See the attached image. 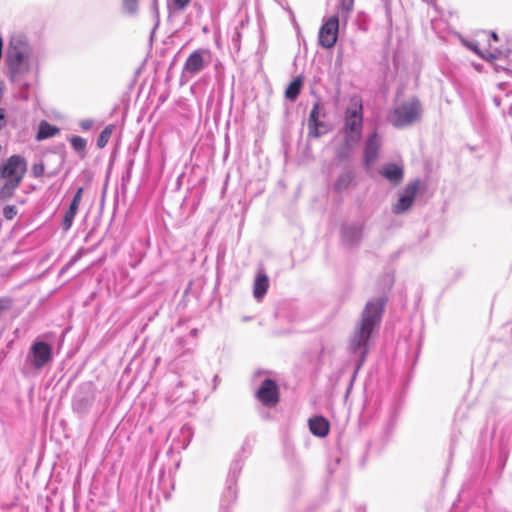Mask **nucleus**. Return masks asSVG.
<instances>
[{"mask_svg": "<svg viewBox=\"0 0 512 512\" xmlns=\"http://www.w3.org/2000/svg\"><path fill=\"white\" fill-rule=\"evenodd\" d=\"M3 39L0 37V59L2 58Z\"/></svg>", "mask_w": 512, "mask_h": 512, "instance_id": "32", "label": "nucleus"}, {"mask_svg": "<svg viewBox=\"0 0 512 512\" xmlns=\"http://www.w3.org/2000/svg\"><path fill=\"white\" fill-rule=\"evenodd\" d=\"M379 173L394 186L400 184L404 178L403 167L396 163L384 164Z\"/></svg>", "mask_w": 512, "mask_h": 512, "instance_id": "14", "label": "nucleus"}, {"mask_svg": "<svg viewBox=\"0 0 512 512\" xmlns=\"http://www.w3.org/2000/svg\"><path fill=\"white\" fill-rule=\"evenodd\" d=\"M385 301L382 298L367 302L361 319L350 338L348 350L350 353L359 355L356 365L357 372L364 364L369 350L370 339L374 330L379 326Z\"/></svg>", "mask_w": 512, "mask_h": 512, "instance_id": "1", "label": "nucleus"}, {"mask_svg": "<svg viewBox=\"0 0 512 512\" xmlns=\"http://www.w3.org/2000/svg\"><path fill=\"white\" fill-rule=\"evenodd\" d=\"M27 171V162L20 155L10 156L0 168V176L6 180L0 190L2 197H11Z\"/></svg>", "mask_w": 512, "mask_h": 512, "instance_id": "3", "label": "nucleus"}, {"mask_svg": "<svg viewBox=\"0 0 512 512\" xmlns=\"http://www.w3.org/2000/svg\"><path fill=\"white\" fill-rule=\"evenodd\" d=\"M380 147L381 140L378 137L377 133H373L368 137L364 150V162L367 167H370L374 164L375 160L378 157Z\"/></svg>", "mask_w": 512, "mask_h": 512, "instance_id": "12", "label": "nucleus"}, {"mask_svg": "<svg viewBox=\"0 0 512 512\" xmlns=\"http://www.w3.org/2000/svg\"><path fill=\"white\" fill-rule=\"evenodd\" d=\"M32 173L35 177H40L43 175L44 173V166L43 164H35L33 167H32Z\"/></svg>", "mask_w": 512, "mask_h": 512, "instance_id": "28", "label": "nucleus"}, {"mask_svg": "<svg viewBox=\"0 0 512 512\" xmlns=\"http://www.w3.org/2000/svg\"><path fill=\"white\" fill-rule=\"evenodd\" d=\"M123 9L127 14H135L138 9V0H123Z\"/></svg>", "mask_w": 512, "mask_h": 512, "instance_id": "25", "label": "nucleus"}, {"mask_svg": "<svg viewBox=\"0 0 512 512\" xmlns=\"http://www.w3.org/2000/svg\"><path fill=\"white\" fill-rule=\"evenodd\" d=\"M174 7L179 9V10H183L189 3H190V0H171Z\"/></svg>", "mask_w": 512, "mask_h": 512, "instance_id": "29", "label": "nucleus"}, {"mask_svg": "<svg viewBox=\"0 0 512 512\" xmlns=\"http://www.w3.org/2000/svg\"><path fill=\"white\" fill-rule=\"evenodd\" d=\"M5 125V113H4V110L0 108V130L4 127Z\"/></svg>", "mask_w": 512, "mask_h": 512, "instance_id": "31", "label": "nucleus"}, {"mask_svg": "<svg viewBox=\"0 0 512 512\" xmlns=\"http://www.w3.org/2000/svg\"><path fill=\"white\" fill-rule=\"evenodd\" d=\"M354 175L351 171H346L340 174L334 183V189L341 192L347 189L353 179Z\"/></svg>", "mask_w": 512, "mask_h": 512, "instance_id": "19", "label": "nucleus"}, {"mask_svg": "<svg viewBox=\"0 0 512 512\" xmlns=\"http://www.w3.org/2000/svg\"><path fill=\"white\" fill-rule=\"evenodd\" d=\"M92 126H93V120H91V119H84V120H81V122H80V127L83 130H89V129H91Z\"/></svg>", "mask_w": 512, "mask_h": 512, "instance_id": "30", "label": "nucleus"}, {"mask_svg": "<svg viewBox=\"0 0 512 512\" xmlns=\"http://www.w3.org/2000/svg\"><path fill=\"white\" fill-rule=\"evenodd\" d=\"M211 55L207 49H197L193 51L185 61L182 70V76L192 77L201 72L210 64Z\"/></svg>", "mask_w": 512, "mask_h": 512, "instance_id": "6", "label": "nucleus"}, {"mask_svg": "<svg viewBox=\"0 0 512 512\" xmlns=\"http://www.w3.org/2000/svg\"><path fill=\"white\" fill-rule=\"evenodd\" d=\"M6 62L13 78L22 76L32 69L34 53L25 36L17 34L10 38Z\"/></svg>", "mask_w": 512, "mask_h": 512, "instance_id": "2", "label": "nucleus"}, {"mask_svg": "<svg viewBox=\"0 0 512 512\" xmlns=\"http://www.w3.org/2000/svg\"><path fill=\"white\" fill-rule=\"evenodd\" d=\"M362 126V105L355 101L345 112L344 141L348 149H353L358 145L362 135Z\"/></svg>", "mask_w": 512, "mask_h": 512, "instance_id": "4", "label": "nucleus"}, {"mask_svg": "<svg viewBox=\"0 0 512 512\" xmlns=\"http://www.w3.org/2000/svg\"><path fill=\"white\" fill-rule=\"evenodd\" d=\"M52 360V347L43 341H36L27 355V362L35 369H42Z\"/></svg>", "mask_w": 512, "mask_h": 512, "instance_id": "8", "label": "nucleus"}, {"mask_svg": "<svg viewBox=\"0 0 512 512\" xmlns=\"http://www.w3.org/2000/svg\"><path fill=\"white\" fill-rule=\"evenodd\" d=\"M342 10L349 12L353 8L354 0H340Z\"/></svg>", "mask_w": 512, "mask_h": 512, "instance_id": "26", "label": "nucleus"}, {"mask_svg": "<svg viewBox=\"0 0 512 512\" xmlns=\"http://www.w3.org/2000/svg\"><path fill=\"white\" fill-rule=\"evenodd\" d=\"M338 24L337 16H331L324 22L319 31V43L321 46L325 48L334 46L337 40Z\"/></svg>", "mask_w": 512, "mask_h": 512, "instance_id": "9", "label": "nucleus"}, {"mask_svg": "<svg viewBox=\"0 0 512 512\" xmlns=\"http://www.w3.org/2000/svg\"><path fill=\"white\" fill-rule=\"evenodd\" d=\"M59 133V129L46 121H42L39 125V130L37 133V140H43L49 137L55 136Z\"/></svg>", "mask_w": 512, "mask_h": 512, "instance_id": "18", "label": "nucleus"}, {"mask_svg": "<svg viewBox=\"0 0 512 512\" xmlns=\"http://www.w3.org/2000/svg\"><path fill=\"white\" fill-rule=\"evenodd\" d=\"M71 146L77 152H83L86 148L87 142L84 138L80 136H73L70 139Z\"/></svg>", "mask_w": 512, "mask_h": 512, "instance_id": "23", "label": "nucleus"}, {"mask_svg": "<svg viewBox=\"0 0 512 512\" xmlns=\"http://www.w3.org/2000/svg\"><path fill=\"white\" fill-rule=\"evenodd\" d=\"M258 400L265 406L272 407L278 403L279 393L275 381L265 379L256 392Z\"/></svg>", "mask_w": 512, "mask_h": 512, "instance_id": "10", "label": "nucleus"}, {"mask_svg": "<svg viewBox=\"0 0 512 512\" xmlns=\"http://www.w3.org/2000/svg\"><path fill=\"white\" fill-rule=\"evenodd\" d=\"M16 215V209L14 206H6L4 208V216L7 219H12Z\"/></svg>", "mask_w": 512, "mask_h": 512, "instance_id": "27", "label": "nucleus"}, {"mask_svg": "<svg viewBox=\"0 0 512 512\" xmlns=\"http://www.w3.org/2000/svg\"><path fill=\"white\" fill-rule=\"evenodd\" d=\"M465 46L467 48H469L470 50H472L473 52H475L477 55H479L480 57L484 58V59H494L495 56L493 54H489V55H484L479 49H478V45L476 42L474 41H465L464 42Z\"/></svg>", "mask_w": 512, "mask_h": 512, "instance_id": "24", "label": "nucleus"}, {"mask_svg": "<svg viewBox=\"0 0 512 512\" xmlns=\"http://www.w3.org/2000/svg\"><path fill=\"white\" fill-rule=\"evenodd\" d=\"M78 258V256H75L72 260H71V263H73L74 261H76V259Z\"/></svg>", "mask_w": 512, "mask_h": 512, "instance_id": "34", "label": "nucleus"}, {"mask_svg": "<svg viewBox=\"0 0 512 512\" xmlns=\"http://www.w3.org/2000/svg\"><path fill=\"white\" fill-rule=\"evenodd\" d=\"M419 187L420 181L418 179L409 182L400 193L398 200L392 204V212L396 215L407 212L414 203Z\"/></svg>", "mask_w": 512, "mask_h": 512, "instance_id": "7", "label": "nucleus"}, {"mask_svg": "<svg viewBox=\"0 0 512 512\" xmlns=\"http://www.w3.org/2000/svg\"><path fill=\"white\" fill-rule=\"evenodd\" d=\"M269 287L268 276L263 272L259 271L255 277L253 284V296L257 300H261L266 294Z\"/></svg>", "mask_w": 512, "mask_h": 512, "instance_id": "16", "label": "nucleus"}, {"mask_svg": "<svg viewBox=\"0 0 512 512\" xmlns=\"http://www.w3.org/2000/svg\"><path fill=\"white\" fill-rule=\"evenodd\" d=\"M491 38L496 41V40H498V35L495 32H492Z\"/></svg>", "mask_w": 512, "mask_h": 512, "instance_id": "33", "label": "nucleus"}, {"mask_svg": "<svg viewBox=\"0 0 512 512\" xmlns=\"http://www.w3.org/2000/svg\"><path fill=\"white\" fill-rule=\"evenodd\" d=\"M309 428L315 436L324 437L329 432V423L325 418L317 416L309 420Z\"/></svg>", "mask_w": 512, "mask_h": 512, "instance_id": "17", "label": "nucleus"}, {"mask_svg": "<svg viewBox=\"0 0 512 512\" xmlns=\"http://www.w3.org/2000/svg\"><path fill=\"white\" fill-rule=\"evenodd\" d=\"M112 134V126H107L99 135L97 139V146L103 148L108 143Z\"/></svg>", "mask_w": 512, "mask_h": 512, "instance_id": "22", "label": "nucleus"}, {"mask_svg": "<svg viewBox=\"0 0 512 512\" xmlns=\"http://www.w3.org/2000/svg\"><path fill=\"white\" fill-rule=\"evenodd\" d=\"M90 406V399L84 396H76L72 404L73 410L79 414L86 413Z\"/></svg>", "mask_w": 512, "mask_h": 512, "instance_id": "20", "label": "nucleus"}, {"mask_svg": "<svg viewBox=\"0 0 512 512\" xmlns=\"http://www.w3.org/2000/svg\"><path fill=\"white\" fill-rule=\"evenodd\" d=\"M302 86V81L300 78L294 79L287 87L285 91V97L291 101L297 99Z\"/></svg>", "mask_w": 512, "mask_h": 512, "instance_id": "21", "label": "nucleus"}, {"mask_svg": "<svg viewBox=\"0 0 512 512\" xmlns=\"http://www.w3.org/2000/svg\"><path fill=\"white\" fill-rule=\"evenodd\" d=\"M363 236L361 225H348L343 228L342 241L346 246L352 247L360 243Z\"/></svg>", "mask_w": 512, "mask_h": 512, "instance_id": "15", "label": "nucleus"}, {"mask_svg": "<svg viewBox=\"0 0 512 512\" xmlns=\"http://www.w3.org/2000/svg\"><path fill=\"white\" fill-rule=\"evenodd\" d=\"M322 107L319 103H315L310 111L308 118V136L318 138L328 131L327 125L320 121L323 116Z\"/></svg>", "mask_w": 512, "mask_h": 512, "instance_id": "11", "label": "nucleus"}, {"mask_svg": "<svg viewBox=\"0 0 512 512\" xmlns=\"http://www.w3.org/2000/svg\"><path fill=\"white\" fill-rule=\"evenodd\" d=\"M421 117V105L417 99H410L396 106L388 120L396 128H404L417 122Z\"/></svg>", "mask_w": 512, "mask_h": 512, "instance_id": "5", "label": "nucleus"}, {"mask_svg": "<svg viewBox=\"0 0 512 512\" xmlns=\"http://www.w3.org/2000/svg\"><path fill=\"white\" fill-rule=\"evenodd\" d=\"M82 195H83V188L80 187L77 189V191L69 205V208L64 215V218L62 221V228L64 231H68L72 227L74 218L78 212V208H79L80 202L82 200Z\"/></svg>", "mask_w": 512, "mask_h": 512, "instance_id": "13", "label": "nucleus"}]
</instances>
